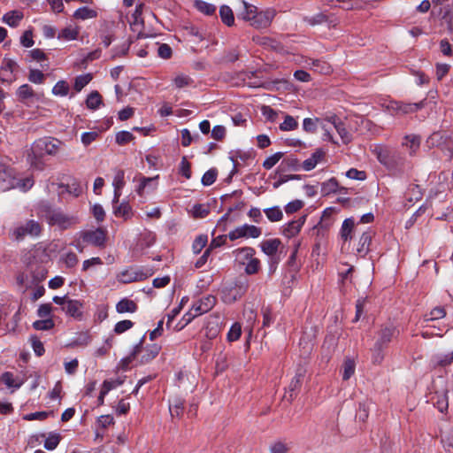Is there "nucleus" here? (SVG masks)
<instances>
[{"mask_svg": "<svg viewBox=\"0 0 453 453\" xmlns=\"http://www.w3.org/2000/svg\"><path fill=\"white\" fill-rule=\"evenodd\" d=\"M61 144L62 142L59 140L50 137L38 139L31 146L27 161L34 168L42 170L44 167L43 157L45 155L55 156L58 152Z\"/></svg>", "mask_w": 453, "mask_h": 453, "instance_id": "f257e3e1", "label": "nucleus"}, {"mask_svg": "<svg viewBox=\"0 0 453 453\" xmlns=\"http://www.w3.org/2000/svg\"><path fill=\"white\" fill-rule=\"evenodd\" d=\"M398 334L399 331L392 324L380 326L375 334L374 344L370 349L372 364L380 365L382 363L385 357V349L388 348L392 340L398 335Z\"/></svg>", "mask_w": 453, "mask_h": 453, "instance_id": "f03ea898", "label": "nucleus"}, {"mask_svg": "<svg viewBox=\"0 0 453 453\" xmlns=\"http://www.w3.org/2000/svg\"><path fill=\"white\" fill-rule=\"evenodd\" d=\"M242 11L238 17L249 21L256 28L268 27L276 15V11L273 8L259 11L257 6L245 1H242Z\"/></svg>", "mask_w": 453, "mask_h": 453, "instance_id": "7ed1b4c3", "label": "nucleus"}, {"mask_svg": "<svg viewBox=\"0 0 453 453\" xmlns=\"http://www.w3.org/2000/svg\"><path fill=\"white\" fill-rule=\"evenodd\" d=\"M38 213L49 225L56 226L61 230L68 229L78 223L76 217L65 214L60 209L53 208L48 203L41 204Z\"/></svg>", "mask_w": 453, "mask_h": 453, "instance_id": "20e7f679", "label": "nucleus"}, {"mask_svg": "<svg viewBox=\"0 0 453 453\" xmlns=\"http://www.w3.org/2000/svg\"><path fill=\"white\" fill-rule=\"evenodd\" d=\"M333 128L337 131L344 144H348L352 141L351 134L347 131L345 125L335 115L326 118L321 122V129L324 131L323 136L325 140L335 142L331 134Z\"/></svg>", "mask_w": 453, "mask_h": 453, "instance_id": "39448f33", "label": "nucleus"}, {"mask_svg": "<svg viewBox=\"0 0 453 453\" xmlns=\"http://www.w3.org/2000/svg\"><path fill=\"white\" fill-rule=\"evenodd\" d=\"M429 148L437 147L450 160L453 157V137L443 132H434L426 140Z\"/></svg>", "mask_w": 453, "mask_h": 453, "instance_id": "423d86ee", "label": "nucleus"}, {"mask_svg": "<svg viewBox=\"0 0 453 453\" xmlns=\"http://www.w3.org/2000/svg\"><path fill=\"white\" fill-rule=\"evenodd\" d=\"M426 99L421 100L418 103H405L403 101H392L389 103L388 109L395 115H406L417 112L423 109L426 105Z\"/></svg>", "mask_w": 453, "mask_h": 453, "instance_id": "0eeeda50", "label": "nucleus"}, {"mask_svg": "<svg viewBox=\"0 0 453 453\" xmlns=\"http://www.w3.org/2000/svg\"><path fill=\"white\" fill-rule=\"evenodd\" d=\"M42 232V226L39 222L30 219L24 225L19 226L12 230V236L17 241L23 240L26 236L37 237Z\"/></svg>", "mask_w": 453, "mask_h": 453, "instance_id": "6e6552de", "label": "nucleus"}, {"mask_svg": "<svg viewBox=\"0 0 453 453\" xmlns=\"http://www.w3.org/2000/svg\"><path fill=\"white\" fill-rule=\"evenodd\" d=\"M247 280H236L234 285L231 288H226L223 292V301L225 303H232L240 299L248 290Z\"/></svg>", "mask_w": 453, "mask_h": 453, "instance_id": "1a4fd4ad", "label": "nucleus"}, {"mask_svg": "<svg viewBox=\"0 0 453 453\" xmlns=\"http://www.w3.org/2000/svg\"><path fill=\"white\" fill-rule=\"evenodd\" d=\"M304 376L305 370L302 367L297 368L295 376L292 378L286 390L285 398L288 402H292L300 392Z\"/></svg>", "mask_w": 453, "mask_h": 453, "instance_id": "9d476101", "label": "nucleus"}, {"mask_svg": "<svg viewBox=\"0 0 453 453\" xmlns=\"http://www.w3.org/2000/svg\"><path fill=\"white\" fill-rule=\"evenodd\" d=\"M262 231L260 227L253 225L244 224L241 226L236 227L234 230L228 234V238L231 241H234L239 238H257L261 235Z\"/></svg>", "mask_w": 453, "mask_h": 453, "instance_id": "9b49d317", "label": "nucleus"}, {"mask_svg": "<svg viewBox=\"0 0 453 453\" xmlns=\"http://www.w3.org/2000/svg\"><path fill=\"white\" fill-rule=\"evenodd\" d=\"M14 183V170L0 163V191H7L13 188Z\"/></svg>", "mask_w": 453, "mask_h": 453, "instance_id": "f8f14e48", "label": "nucleus"}, {"mask_svg": "<svg viewBox=\"0 0 453 453\" xmlns=\"http://www.w3.org/2000/svg\"><path fill=\"white\" fill-rule=\"evenodd\" d=\"M83 242L96 247H102L105 242V232L102 228L88 230L81 233Z\"/></svg>", "mask_w": 453, "mask_h": 453, "instance_id": "ddd939ff", "label": "nucleus"}, {"mask_svg": "<svg viewBox=\"0 0 453 453\" xmlns=\"http://www.w3.org/2000/svg\"><path fill=\"white\" fill-rule=\"evenodd\" d=\"M215 304L216 297L211 295H207L195 302L191 308L192 311H195V316H200L211 311Z\"/></svg>", "mask_w": 453, "mask_h": 453, "instance_id": "4468645a", "label": "nucleus"}, {"mask_svg": "<svg viewBox=\"0 0 453 453\" xmlns=\"http://www.w3.org/2000/svg\"><path fill=\"white\" fill-rule=\"evenodd\" d=\"M17 67L18 65L14 60L4 58L0 66V80L3 82L11 83L14 80L13 73Z\"/></svg>", "mask_w": 453, "mask_h": 453, "instance_id": "2eb2a0df", "label": "nucleus"}, {"mask_svg": "<svg viewBox=\"0 0 453 453\" xmlns=\"http://www.w3.org/2000/svg\"><path fill=\"white\" fill-rule=\"evenodd\" d=\"M125 184V171L122 169L116 170L112 181V186L114 188L112 203H119V197L121 196V189L124 188Z\"/></svg>", "mask_w": 453, "mask_h": 453, "instance_id": "dca6fc26", "label": "nucleus"}, {"mask_svg": "<svg viewBox=\"0 0 453 453\" xmlns=\"http://www.w3.org/2000/svg\"><path fill=\"white\" fill-rule=\"evenodd\" d=\"M306 220V215L300 217L296 220L288 222L283 228V234L288 238L296 236L300 231Z\"/></svg>", "mask_w": 453, "mask_h": 453, "instance_id": "f3484780", "label": "nucleus"}, {"mask_svg": "<svg viewBox=\"0 0 453 453\" xmlns=\"http://www.w3.org/2000/svg\"><path fill=\"white\" fill-rule=\"evenodd\" d=\"M66 315L81 320L82 318V303L79 300L70 299L64 306Z\"/></svg>", "mask_w": 453, "mask_h": 453, "instance_id": "a211bd4d", "label": "nucleus"}, {"mask_svg": "<svg viewBox=\"0 0 453 453\" xmlns=\"http://www.w3.org/2000/svg\"><path fill=\"white\" fill-rule=\"evenodd\" d=\"M161 346L157 343L149 344L144 348V353L141 356L140 363L148 364L151 362L160 352Z\"/></svg>", "mask_w": 453, "mask_h": 453, "instance_id": "6ab92c4d", "label": "nucleus"}, {"mask_svg": "<svg viewBox=\"0 0 453 453\" xmlns=\"http://www.w3.org/2000/svg\"><path fill=\"white\" fill-rule=\"evenodd\" d=\"M113 213L116 217H120L127 220L132 218L133 210L128 202L123 201L119 204L113 203Z\"/></svg>", "mask_w": 453, "mask_h": 453, "instance_id": "aec40b11", "label": "nucleus"}, {"mask_svg": "<svg viewBox=\"0 0 453 453\" xmlns=\"http://www.w3.org/2000/svg\"><path fill=\"white\" fill-rule=\"evenodd\" d=\"M280 244H281V242L278 238L269 239V240L263 241L260 243V248L265 255H267L269 257H273L277 253Z\"/></svg>", "mask_w": 453, "mask_h": 453, "instance_id": "412c9836", "label": "nucleus"}, {"mask_svg": "<svg viewBox=\"0 0 453 453\" xmlns=\"http://www.w3.org/2000/svg\"><path fill=\"white\" fill-rule=\"evenodd\" d=\"M421 138L417 134H407L403 138V146L409 150L410 155L416 154L420 146Z\"/></svg>", "mask_w": 453, "mask_h": 453, "instance_id": "4be33fe9", "label": "nucleus"}, {"mask_svg": "<svg viewBox=\"0 0 453 453\" xmlns=\"http://www.w3.org/2000/svg\"><path fill=\"white\" fill-rule=\"evenodd\" d=\"M256 251L251 247L239 248L234 250L236 261L239 264L245 265L255 255Z\"/></svg>", "mask_w": 453, "mask_h": 453, "instance_id": "5701e85b", "label": "nucleus"}, {"mask_svg": "<svg viewBox=\"0 0 453 453\" xmlns=\"http://www.w3.org/2000/svg\"><path fill=\"white\" fill-rule=\"evenodd\" d=\"M372 233L366 231L362 234L359 238L357 252L362 257L365 256L369 251V247L372 242Z\"/></svg>", "mask_w": 453, "mask_h": 453, "instance_id": "b1692460", "label": "nucleus"}, {"mask_svg": "<svg viewBox=\"0 0 453 453\" xmlns=\"http://www.w3.org/2000/svg\"><path fill=\"white\" fill-rule=\"evenodd\" d=\"M324 155L325 153L322 150H317L311 154V157L303 162L302 167L305 171H311L314 169L318 163L323 158Z\"/></svg>", "mask_w": 453, "mask_h": 453, "instance_id": "393cba45", "label": "nucleus"}, {"mask_svg": "<svg viewBox=\"0 0 453 453\" xmlns=\"http://www.w3.org/2000/svg\"><path fill=\"white\" fill-rule=\"evenodd\" d=\"M23 17V13L19 11H10L3 16V21L12 27H16L19 26Z\"/></svg>", "mask_w": 453, "mask_h": 453, "instance_id": "a878e982", "label": "nucleus"}, {"mask_svg": "<svg viewBox=\"0 0 453 453\" xmlns=\"http://www.w3.org/2000/svg\"><path fill=\"white\" fill-rule=\"evenodd\" d=\"M116 311L118 313H134L137 311V304L128 298H123L116 304Z\"/></svg>", "mask_w": 453, "mask_h": 453, "instance_id": "bb28decb", "label": "nucleus"}, {"mask_svg": "<svg viewBox=\"0 0 453 453\" xmlns=\"http://www.w3.org/2000/svg\"><path fill=\"white\" fill-rule=\"evenodd\" d=\"M96 17L97 12L87 6L78 8L73 13V18L81 20L94 19Z\"/></svg>", "mask_w": 453, "mask_h": 453, "instance_id": "cd10ccee", "label": "nucleus"}, {"mask_svg": "<svg viewBox=\"0 0 453 453\" xmlns=\"http://www.w3.org/2000/svg\"><path fill=\"white\" fill-rule=\"evenodd\" d=\"M219 16L222 22L227 27H231L234 23V16L232 9L227 5H222L219 9Z\"/></svg>", "mask_w": 453, "mask_h": 453, "instance_id": "c85d7f7f", "label": "nucleus"}, {"mask_svg": "<svg viewBox=\"0 0 453 453\" xmlns=\"http://www.w3.org/2000/svg\"><path fill=\"white\" fill-rule=\"evenodd\" d=\"M184 410V401L180 398H174L169 403V411L172 417H180Z\"/></svg>", "mask_w": 453, "mask_h": 453, "instance_id": "c756f323", "label": "nucleus"}, {"mask_svg": "<svg viewBox=\"0 0 453 453\" xmlns=\"http://www.w3.org/2000/svg\"><path fill=\"white\" fill-rule=\"evenodd\" d=\"M183 31L185 35L195 37L197 42H202L205 38V32L193 25L184 27Z\"/></svg>", "mask_w": 453, "mask_h": 453, "instance_id": "7c9ffc66", "label": "nucleus"}, {"mask_svg": "<svg viewBox=\"0 0 453 453\" xmlns=\"http://www.w3.org/2000/svg\"><path fill=\"white\" fill-rule=\"evenodd\" d=\"M355 221L352 218L346 219L341 227V237L344 241L350 240L352 238L351 232L354 228Z\"/></svg>", "mask_w": 453, "mask_h": 453, "instance_id": "2f4dec72", "label": "nucleus"}, {"mask_svg": "<svg viewBox=\"0 0 453 453\" xmlns=\"http://www.w3.org/2000/svg\"><path fill=\"white\" fill-rule=\"evenodd\" d=\"M103 104L102 96L97 91H92L87 97L86 105L90 110H96Z\"/></svg>", "mask_w": 453, "mask_h": 453, "instance_id": "473e14b6", "label": "nucleus"}, {"mask_svg": "<svg viewBox=\"0 0 453 453\" xmlns=\"http://www.w3.org/2000/svg\"><path fill=\"white\" fill-rule=\"evenodd\" d=\"M434 402V406L441 411L444 412L448 410L449 403H448V396L446 392L442 393H436L435 397L432 398Z\"/></svg>", "mask_w": 453, "mask_h": 453, "instance_id": "72a5a7b5", "label": "nucleus"}, {"mask_svg": "<svg viewBox=\"0 0 453 453\" xmlns=\"http://www.w3.org/2000/svg\"><path fill=\"white\" fill-rule=\"evenodd\" d=\"M78 35L79 29L77 27L69 26L59 32L58 38L60 40L72 41L75 40L78 37Z\"/></svg>", "mask_w": 453, "mask_h": 453, "instance_id": "f704fd0d", "label": "nucleus"}, {"mask_svg": "<svg viewBox=\"0 0 453 453\" xmlns=\"http://www.w3.org/2000/svg\"><path fill=\"white\" fill-rule=\"evenodd\" d=\"M145 335H143L139 342L134 346L131 353L124 359H122V363L124 365L127 366L130 363H132L137 357V355L142 351V346L144 344Z\"/></svg>", "mask_w": 453, "mask_h": 453, "instance_id": "c9c22d12", "label": "nucleus"}, {"mask_svg": "<svg viewBox=\"0 0 453 453\" xmlns=\"http://www.w3.org/2000/svg\"><path fill=\"white\" fill-rule=\"evenodd\" d=\"M61 441V435L58 433H50L44 441V448L47 450L55 449Z\"/></svg>", "mask_w": 453, "mask_h": 453, "instance_id": "e433bc0d", "label": "nucleus"}, {"mask_svg": "<svg viewBox=\"0 0 453 453\" xmlns=\"http://www.w3.org/2000/svg\"><path fill=\"white\" fill-rule=\"evenodd\" d=\"M264 212L266 215L267 219L272 222L280 221L283 218V213L280 207L278 206L265 209Z\"/></svg>", "mask_w": 453, "mask_h": 453, "instance_id": "4c0bfd02", "label": "nucleus"}, {"mask_svg": "<svg viewBox=\"0 0 453 453\" xmlns=\"http://www.w3.org/2000/svg\"><path fill=\"white\" fill-rule=\"evenodd\" d=\"M195 6L199 12H201L206 15H211L216 11L215 5L209 4L203 0H196Z\"/></svg>", "mask_w": 453, "mask_h": 453, "instance_id": "58836bf2", "label": "nucleus"}, {"mask_svg": "<svg viewBox=\"0 0 453 453\" xmlns=\"http://www.w3.org/2000/svg\"><path fill=\"white\" fill-rule=\"evenodd\" d=\"M17 96L19 100H27L35 96V92L28 84L21 85L17 90Z\"/></svg>", "mask_w": 453, "mask_h": 453, "instance_id": "ea45409f", "label": "nucleus"}, {"mask_svg": "<svg viewBox=\"0 0 453 453\" xmlns=\"http://www.w3.org/2000/svg\"><path fill=\"white\" fill-rule=\"evenodd\" d=\"M92 78V74L90 73L77 76L74 81V89L77 92H80L85 86H87L91 81Z\"/></svg>", "mask_w": 453, "mask_h": 453, "instance_id": "a19ab883", "label": "nucleus"}, {"mask_svg": "<svg viewBox=\"0 0 453 453\" xmlns=\"http://www.w3.org/2000/svg\"><path fill=\"white\" fill-rule=\"evenodd\" d=\"M157 178H150V177H145V176H140L137 180L139 181V185L136 188V192L139 196H143L145 193L146 188L150 184L151 182L155 181ZM136 180V178L134 179V181Z\"/></svg>", "mask_w": 453, "mask_h": 453, "instance_id": "79ce46f5", "label": "nucleus"}, {"mask_svg": "<svg viewBox=\"0 0 453 453\" xmlns=\"http://www.w3.org/2000/svg\"><path fill=\"white\" fill-rule=\"evenodd\" d=\"M338 189V181L335 178H331L327 181H325L321 184V192L324 195H328L330 193H334Z\"/></svg>", "mask_w": 453, "mask_h": 453, "instance_id": "37998d69", "label": "nucleus"}, {"mask_svg": "<svg viewBox=\"0 0 453 453\" xmlns=\"http://www.w3.org/2000/svg\"><path fill=\"white\" fill-rule=\"evenodd\" d=\"M245 273L249 275L255 274L260 270V260L255 257L245 264Z\"/></svg>", "mask_w": 453, "mask_h": 453, "instance_id": "c03bdc74", "label": "nucleus"}, {"mask_svg": "<svg viewBox=\"0 0 453 453\" xmlns=\"http://www.w3.org/2000/svg\"><path fill=\"white\" fill-rule=\"evenodd\" d=\"M208 242V236L206 234L198 235L193 244L192 250L195 254H198L202 251V250L206 246Z\"/></svg>", "mask_w": 453, "mask_h": 453, "instance_id": "a18cd8bd", "label": "nucleus"}, {"mask_svg": "<svg viewBox=\"0 0 453 453\" xmlns=\"http://www.w3.org/2000/svg\"><path fill=\"white\" fill-rule=\"evenodd\" d=\"M298 127V123L290 115H286L284 121L280 125V129L281 131H293L296 130Z\"/></svg>", "mask_w": 453, "mask_h": 453, "instance_id": "49530a36", "label": "nucleus"}, {"mask_svg": "<svg viewBox=\"0 0 453 453\" xmlns=\"http://www.w3.org/2000/svg\"><path fill=\"white\" fill-rule=\"evenodd\" d=\"M33 185L34 180L32 178L27 177L24 179H17L15 177L13 188H19L22 191H27L33 187Z\"/></svg>", "mask_w": 453, "mask_h": 453, "instance_id": "de8ad7c7", "label": "nucleus"}, {"mask_svg": "<svg viewBox=\"0 0 453 453\" xmlns=\"http://www.w3.org/2000/svg\"><path fill=\"white\" fill-rule=\"evenodd\" d=\"M1 380L6 385L8 388H19L21 386L20 381H17L13 376V374L10 372H5L2 374Z\"/></svg>", "mask_w": 453, "mask_h": 453, "instance_id": "09e8293b", "label": "nucleus"}, {"mask_svg": "<svg viewBox=\"0 0 453 453\" xmlns=\"http://www.w3.org/2000/svg\"><path fill=\"white\" fill-rule=\"evenodd\" d=\"M322 121H324V119L320 120L319 119L306 118L303 122V130L308 133H314L317 130L318 123L321 127Z\"/></svg>", "mask_w": 453, "mask_h": 453, "instance_id": "8fccbe9b", "label": "nucleus"}, {"mask_svg": "<svg viewBox=\"0 0 453 453\" xmlns=\"http://www.w3.org/2000/svg\"><path fill=\"white\" fill-rule=\"evenodd\" d=\"M435 366L445 367L453 362V350L445 355H438L434 357Z\"/></svg>", "mask_w": 453, "mask_h": 453, "instance_id": "3c124183", "label": "nucleus"}, {"mask_svg": "<svg viewBox=\"0 0 453 453\" xmlns=\"http://www.w3.org/2000/svg\"><path fill=\"white\" fill-rule=\"evenodd\" d=\"M69 92V85L65 81H58L52 88V93L55 96H65Z\"/></svg>", "mask_w": 453, "mask_h": 453, "instance_id": "603ef678", "label": "nucleus"}, {"mask_svg": "<svg viewBox=\"0 0 453 453\" xmlns=\"http://www.w3.org/2000/svg\"><path fill=\"white\" fill-rule=\"evenodd\" d=\"M134 139V136L133 135L132 133H130L128 131L118 132L116 134V137H115L116 142L120 146H123V145L128 143L129 142H131Z\"/></svg>", "mask_w": 453, "mask_h": 453, "instance_id": "864d4df0", "label": "nucleus"}, {"mask_svg": "<svg viewBox=\"0 0 453 453\" xmlns=\"http://www.w3.org/2000/svg\"><path fill=\"white\" fill-rule=\"evenodd\" d=\"M369 416V406L367 403H359L356 418L360 422H365Z\"/></svg>", "mask_w": 453, "mask_h": 453, "instance_id": "5fc2aeb1", "label": "nucleus"}, {"mask_svg": "<svg viewBox=\"0 0 453 453\" xmlns=\"http://www.w3.org/2000/svg\"><path fill=\"white\" fill-rule=\"evenodd\" d=\"M446 311L442 307L434 308L429 314L425 315V321H433L444 318Z\"/></svg>", "mask_w": 453, "mask_h": 453, "instance_id": "6e6d98bb", "label": "nucleus"}, {"mask_svg": "<svg viewBox=\"0 0 453 453\" xmlns=\"http://www.w3.org/2000/svg\"><path fill=\"white\" fill-rule=\"evenodd\" d=\"M283 157L282 152H276L273 155L265 158L263 162V167L266 170L272 169Z\"/></svg>", "mask_w": 453, "mask_h": 453, "instance_id": "4d7b16f0", "label": "nucleus"}, {"mask_svg": "<svg viewBox=\"0 0 453 453\" xmlns=\"http://www.w3.org/2000/svg\"><path fill=\"white\" fill-rule=\"evenodd\" d=\"M133 326H134L133 321H131L129 319H125V320H121V321H119L118 323H116V325L114 326L113 331L117 334H121L125 333L126 331L131 329Z\"/></svg>", "mask_w": 453, "mask_h": 453, "instance_id": "13d9d810", "label": "nucleus"}, {"mask_svg": "<svg viewBox=\"0 0 453 453\" xmlns=\"http://www.w3.org/2000/svg\"><path fill=\"white\" fill-rule=\"evenodd\" d=\"M355 362L352 359H347L343 364V374L342 379L344 380H349L355 372Z\"/></svg>", "mask_w": 453, "mask_h": 453, "instance_id": "bf43d9fd", "label": "nucleus"}, {"mask_svg": "<svg viewBox=\"0 0 453 453\" xmlns=\"http://www.w3.org/2000/svg\"><path fill=\"white\" fill-rule=\"evenodd\" d=\"M218 172L212 168L205 172L202 177V183L204 186H211L216 181Z\"/></svg>", "mask_w": 453, "mask_h": 453, "instance_id": "052dcab7", "label": "nucleus"}, {"mask_svg": "<svg viewBox=\"0 0 453 453\" xmlns=\"http://www.w3.org/2000/svg\"><path fill=\"white\" fill-rule=\"evenodd\" d=\"M54 326V321L48 318L45 319L36 320L33 323V327L35 330H49Z\"/></svg>", "mask_w": 453, "mask_h": 453, "instance_id": "680f3d73", "label": "nucleus"}, {"mask_svg": "<svg viewBox=\"0 0 453 453\" xmlns=\"http://www.w3.org/2000/svg\"><path fill=\"white\" fill-rule=\"evenodd\" d=\"M61 259L65 265V266L68 268L74 267L79 262L77 255L72 251L67 252L65 255L62 257Z\"/></svg>", "mask_w": 453, "mask_h": 453, "instance_id": "e2e57ef3", "label": "nucleus"}, {"mask_svg": "<svg viewBox=\"0 0 453 453\" xmlns=\"http://www.w3.org/2000/svg\"><path fill=\"white\" fill-rule=\"evenodd\" d=\"M45 76L43 73L38 69H31L29 71L28 80L35 84H42L44 81Z\"/></svg>", "mask_w": 453, "mask_h": 453, "instance_id": "0e129e2a", "label": "nucleus"}, {"mask_svg": "<svg viewBox=\"0 0 453 453\" xmlns=\"http://www.w3.org/2000/svg\"><path fill=\"white\" fill-rule=\"evenodd\" d=\"M241 334H242V326H241V325L239 323H234L231 326V328H230V330H229V332L227 334V340L229 342L237 341L240 338Z\"/></svg>", "mask_w": 453, "mask_h": 453, "instance_id": "69168bd1", "label": "nucleus"}, {"mask_svg": "<svg viewBox=\"0 0 453 453\" xmlns=\"http://www.w3.org/2000/svg\"><path fill=\"white\" fill-rule=\"evenodd\" d=\"M173 82H174V85L176 86V88H182L184 87L190 85L193 82V81L188 75L180 74L174 78Z\"/></svg>", "mask_w": 453, "mask_h": 453, "instance_id": "338daca9", "label": "nucleus"}, {"mask_svg": "<svg viewBox=\"0 0 453 453\" xmlns=\"http://www.w3.org/2000/svg\"><path fill=\"white\" fill-rule=\"evenodd\" d=\"M312 65H313L314 70L320 73L326 74L331 72L330 65L325 61L319 60V59L313 60Z\"/></svg>", "mask_w": 453, "mask_h": 453, "instance_id": "774afa93", "label": "nucleus"}]
</instances>
